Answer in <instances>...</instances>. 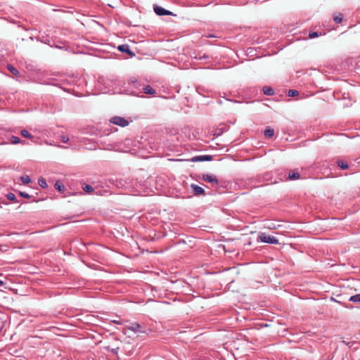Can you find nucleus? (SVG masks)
Here are the masks:
<instances>
[{"label":"nucleus","mask_w":360,"mask_h":360,"mask_svg":"<svg viewBox=\"0 0 360 360\" xmlns=\"http://www.w3.org/2000/svg\"><path fill=\"white\" fill-rule=\"evenodd\" d=\"M127 328L134 333H140L145 335H148L151 332V330L147 328L145 325L140 324L137 322L131 323L129 326H127Z\"/></svg>","instance_id":"obj_1"},{"label":"nucleus","mask_w":360,"mask_h":360,"mask_svg":"<svg viewBox=\"0 0 360 360\" xmlns=\"http://www.w3.org/2000/svg\"><path fill=\"white\" fill-rule=\"evenodd\" d=\"M257 240L269 244L278 243V240L276 237L266 235L264 233H261L259 235Z\"/></svg>","instance_id":"obj_2"},{"label":"nucleus","mask_w":360,"mask_h":360,"mask_svg":"<svg viewBox=\"0 0 360 360\" xmlns=\"http://www.w3.org/2000/svg\"><path fill=\"white\" fill-rule=\"evenodd\" d=\"M153 11L155 13L158 15H173L176 16L175 14H174L172 11L165 9L164 8L154 4L153 5Z\"/></svg>","instance_id":"obj_3"},{"label":"nucleus","mask_w":360,"mask_h":360,"mask_svg":"<svg viewBox=\"0 0 360 360\" xmlns=\"http://www.w3.org/2000/svg\"><path fill=\"white\" fill-rule=\"evenodd\" d=\"M110 121L111 123L122 127H127L129 124V121L125 118L119 116L112 117Z\"/></svg>","instance_id":"obj_4"},{"label":"nucleus","mask_w":360,"mask_h":360,"mask_svg":"<svg viewBox=\"0 0 360 360\" xmlns=\"http://www.w3.org/2000/svg\"><path fill=\"white\" fill-rule=\"evenodd\" d=\"M202 179L206 182L212 184V186L219 185L218 179H217L216 176L213 174H203L202 175Z\"/></svg>","instance_id":"obj_5"},{"label":"nucleus","mask_w":360,"mask_h":360,"mask_svg":"<svg viewBox=\"0 0 360 360\" xmlns=\"http://www.w3.org/2000/svg\"><path fill=\"white\" fill-rule=\"evenodd\" d=\"M213 156L211 155H198L194 156L191 159H190V161L195 162H204V161H212L213 160Z\"/></svg>","instance_id":"obj_6"},{"label":"nucleus","mask_w":360,"mask_h":360,"mask_svg":"<svg viewBox=\"0 0 360 360\" xmlns=\"http://www.w3.org/2000/svg\"><path fill=\"white\" fill-rule=\"evenodd\" d=\"M117 49L122 53H127L131 58L135 56V53L131 51L128 44H122L117 47Z\"/></svg>","instance_id":"obj_7"},{"label":"nucleus","mask_w":360,"mask_h":360,"mask_svg":"<svg viewBox=\"0 0 360 360\" xmlns=\"http://www.w3.org/2000/svg\"><path fill=\"white\" fill-rule=\"evenodd\" d=\"M191 188L195 195H205V189L196 184H191Z\"/></svg>","instance_id":"obj_8"},{"label":"nucleus","mask_w":360,"mask_h":360,"mask_svg":"<svg viewBox=\"0 0 360 360\" xmlns=\"http://www.w3.org/2000/svg\"><path fill=\"white\" fill-rule=\"evenodd\" d=\"M142 89V92L146 94L154 95L156 93L155 90L153 88H152L150 85H146L143 86Z\"/></svg>","instance_id":"obj_9"},{"label":"nucleus","mask_w":360,"mask_h":360,"mask_svg":"<svg viewBox=\"0 0 360 360\" xmlns=\"http://www.w3.org/2000/svg\"><path fill=\"white\" fill-rule=\"evenodd\" d=\"M9 141L13 144H18V143H22V144H25V141H21L19 137L15 136H11L9 138Z\"/></svg>","instance_id":"obj_10"},{"label":"nucleus","mask_w":360,"mask_h":360,"mask_svg":"<svg viewBox=\"0 0 360 360\" xmlns=\"http://www.w3.org/2000/svg\"><path fill=\"white\" fill-rule=\"evenodd\" d=\"M337 165L340 169H342L343 170L349 168L348 163L346 161L342 160H338Z\"/></svg>","instance_id":"obj_11"},{"label":"nucleus","mask_w":360,"mask_h":360,"mask_svg":"<svg viewBox=\"0 0 360 360\" xmlns=\"http://www.w3.org/2000/svg\"><path fill=\"white\" fill-rule=\"evenodd\" d=\"M300 177V175L298 172L296 171H291L288 174V179L290 180H296L299 179Z\"/></svg>","instance_id":"obj_12"},{"label":"nucleus","mask_w":360,"mask_h":360,"mask_svg":"<svg viewBox=\"0 0 360 360\" xmlns=\"http://www.w3.org/2000/svg\"><path fill=\"white\" fill-rule=\"evenodd\" d=\"M263 93L265 94V95H267V96H272L274 94V89L270 87V86H264L263 87Z\"/></svg>","instance_id":"obj_13"},{"label":"nucleus","mask_w":360,"mask_h":360,"mask_svg":"<svg viewBox=\"0 0 360 360\" xmlns=\"http://www.w3.org/2000/svg\"><path fill=\"white\" fill-rule=\"evenodd\" d=\"M129 84H131L132 87L135 89H139L141 86L139 82L137 81V79L134 77H131L129 80Z\"/></svg>","instance_id":"obj_14"},{"label":"nucleus","mask_w":360,"mask_h":360,"mask_svg":"<svg viewBox=\"0 0 360 360\" xmlns=\"http://www.w3.org/2000/svg\"><path fill=\"white\" fill-rule=\"evenodd\" d=\"M264 134L266 138H271L274 134V129H271L270 127H267L264 132Z\"/></svg>","instance_id":"obj_15"},{"label":"nucleus","mask_w":360,"mask_h":360,"mask_svg":"<svg viewBox=\"0 0 360 360\" xmlns=\"http://www.w3.org/2000/svg\"><path fill=\"white\" fill-rule=\"evenodd\" d=\"M20 134L27 139H29L30 140H32L34 139V136H32L27 130L22 129L20 131Z\"/></svg>","instance_id":"obj_16"},{"label":"nucleus","mask_w":360,"mask_h":360,"mask_svg":"<svg viewBox=\"0 0 360 360\" xmlns=\"http://www.w3.org/2000/svg\"><path fill=\"white\" fill-rule=\"evenodd\" d=\"M193 58L196 60H207L210 58V56L206 53L202 54L201 53H198Z\"/></svg>","instance_id":"obj_17"},{"label":"nucleus","mask_w":360,"mask_h":360,"mask_svg":"<svg viewBox=\"0 0 360 360\" xmlns=\"http://www.w3.org/2000/svg\"><path fill=\"white\" fill-rule=\"evenodd\" d=\"M343 19V14L341 13H338L333 16V20L335 23L339 24L342 22Z\"/></svg>","instance_id":"obj_18"},{"label":"nucleus","mask_w":360,"mask_h":360,"mask_svg":"<svg viewBox=\"0 0 360 360\" xmlns=\"http://www.w3.org/2000/svg\"><path fill=\"white\" fill-rule=\"evenodd\" d=\"M7 68L15 76H18L20 74L19 71L11 65H8Z\"/></svg>","instance_id":"obj_19"},{"label":"nucleus","mask_w":360,"mask_h":360,"mask_svg":"<svg viewBox=\"0 0 360 360\" xmlns=\"http://www.w3.org/2000/svg\"><path fill=\"white\" fill-rule=\"evenodd\" d=\"M19 195L22 197V198H32V201L33 202H37L38 200L35 198V197H32L31 195H30L27 193L26 192H23V191H20L19 192Z\"/></svg>","instance_id":"obj_20"},{"label":"nucleus","mask_w":360,"mask_h":360,"mask_svg":"<svg viewBox=\"0 0 360 360\" xmlns=\"http://www.w3.org/2000/svg\"><path fill=\"white\" fill-rule=\"evenodd\" d=\"M82 188L87 193H91L94 191V188L88 184H84L82 186Z\"/></svg>","instance_id":"obj_21"},{"label":"nucleus","mask_w":360,"mask_h":360,"mask_svg":"<svg viewBox=\"0 0 360 360\" xmlns=\"http://www.w3.org/2000/svg\"><path fill=\"white\" fill-rule=\"evenodd\" d=\"M54 187L56 190H58V191H63L65 190V186L64 185L59 182V181H56L55 185H54Z\"/></svg>","instance_id":"obj_22"},{"label":"nucleus","mask_w":360,"mask_h":360,"mask_svg":"<svg viewBox=\"0 0 360 360\" xmlns=\"http://www.w3.org/2000/svg\"><path fill=\"white\" fill-rule=\"evenodd\" d=\"M349 301L352 302H360V294L351 296Z\"/></svg>","instance_id":"obj_23"},{"label":"nucleus","mask_w":360,"mask_h":360,"mask_svg":"<svg viewBox=\"0 0 360 360\" xmlns=\"http://www.w3.org/2000/svg\"><path fill=\"white\" fill-rule=\"evenodd\" d=\"M38 184L43 188L48 187V184L44 178L39 179Z\"/></svg>","instance_id":"obj_24"},{"label":"nucleus","mask_w":360,"mask_h":360,"mask_svg":"<svg viewBox=\"0 0 360 360\" xmlns=\"http://www.w3.org/2000/svg\"><path fill=\"white\" fill-rule=\"evenodd\" d=\"M321 35H322V33L319 32H309V37L310 39H314V38L318 37Z\"/></svg>","instance_id":"obj_25"},{"label":"nucleus","mask_w":360,"mask_h":360,"mask_svg":"<svg viewBox=\"0 0 360 360\" xmlns=\"http://www.w3.org/2000/svg\"><path fill=\"white\" fill-rule=\"evenodd\" d=\"M6 197H7V199L13 202H18V200H16V197L14 193H8L7 195H6Z\"/></svg>","instance_id":"obj_26"},{"label":"nucleus","mask_w":360,"mask_h":360,"mask_svg":"<svg viewBox=\"0 0 360 360\" xmlns=\"http://www.w3.org/2000/svg\"><path fill=\"white\" fill-rule=\"evenodd\" d=\"M20 180L25 184H28L31 181V179L28 175H24L20 177Z\"/></svg>","instance_id":"obj_27"},{"label":"nucleus","mask_w":360,"mask_h":360,"mask_svg":"<svg viewBox=\"0 0 360 360\" xmlns=\"http://www.w3.org/2000/svg\"><path fill=\"white\" fill-rule=\"evenodd\" d=\"M299 94L298 91L295 89H290L288 92V96L290 97H295Z\"/></svg>","instance_id":"obj_28"},{"label":"nucleus","mask_w":360,"mask_h":360,"mask_svg":"<svg viewBox=\"0 0 360 360\" xmlns=\"http://www.w3.org/2000/svg\"><path fill=\"white\" fill-rule=\"evenodd\" d=\"M69 141V138L65 136H61V141L63 143H67Z\"/></svg>","instance_id":"obj_29"},{"label":"nucleus","mask_w":360,"mask_h":360,"mask_svg":"<svg viewBox=\"0 0 360 360\" xmlns=\"http://www.w3.org/2000/svg\"><path fill=\"white\" fill-rule=\"evenodd\" d=\"M119 347H116L115 349H112V352L115 354H117L118 353Z\"/></svg>","instance_id":"obj_30"},{"label":"nucleus","mask_w":360,"mask_h":360,"mask_svg":"<svg viewBox=\"0 0 360 360\" xmlns=\"http://www.w3.org/2000/svg\"><path fill=\"white\" fill-rule=\"evenodd\" d=\"M112 322L116 323V324H121V322L120 321H117V320H114V321H112Z\"/></svg>","instance_id":"obj_31"},{"label":"nucleus","mask_w":360,"mask_h":360,"mask_svg":"<svg viewBox=\"0 0 360 360\" xmlns=\"http://www.w3.org/2000/svg\"><path fill=\"white\" fill-rule=\"evenodd\" d=\"M5 283L2 281H0V287H3Z\"/></svg>","instance_id":"obj_32"},{"label":"nucleus","mask_w":360,"mask_h":360,"mask_svg":"<svg viewBox=\"0 0 360 360\" xmlns=\"http://www.w3.org/2000/svg\"><path fill=\"white\" fill-rule=\"evenodd\" d=\"M96 193L97 195H101V192H100V191H96Z\"/></svg>","instance_id":"obj_33"}]
</instances>
